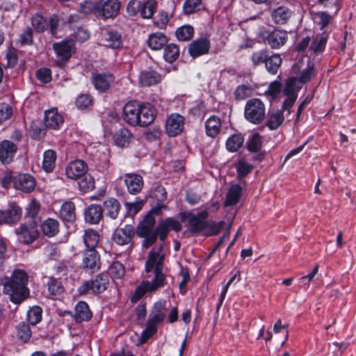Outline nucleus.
<instances>
[{
    "mask_svg": "<svg viewBox=\"0 0 356 356\" xmlns=\"http://www.w3.org/2000/svg\"><path fill=\"white\" fill-rule=\"evenodd\" d=\"M151 196L158 202L156 206H159V204H164L163 202L167 198V193L163 186H158L152 192Z\"/></svg>",
    "mask_w": 356,
    "mask_h": 356,
    "instance_id": "60",
    "label": "nucleus"
},
{
    "mask_svg": "<svg viewBox=\"0 0 356 356\" xmlns=\"http://www.w3.org/2000/svg\"><path fill=\"white\" fill-rule=\"evenodd\" d=\"M175 34L179 41H188L193 37L194 29L188 24L183 25L177 29Z\"/></svg>",
    "mask_w": 356,
    "mask_h": 356,
    "instance_id": "45",
    "label": "nucleus"
},
{
    "mask_svg": "<svg viewBox=\"0 0 356 356\" xmlns=\"http://www.w3.org/2000/svg\"><path fill=\"white\" fill-rule=\"evenodd\" d=\"M17 151L15 143L3 140L0 142V161L3 164H8L13 161Z\"/></svg>",
    "mask_w": 356,
    "mask_h": 356,
    "instance_id": "15",
    "label": "nucleus"
},
{
    "mask_svg": "<svg viewBox=\"0 0 356 356\" xmlns=\"http://www.w3.org/2000/svg\"><path fill=\"white\" fill-rule=\"evenodd\" d=\"M44 122L47 127L57 129L63 123V118L56 108H51L45 111Z\"/></svg>",
    "mask_w": 356,
    "mask_h": 356,
    "instance_id": "29",
    "label": "nucleus"
},
{
    "mask_svg": "<svg viewBox=\"0 0 356 356\" xmlns=\"http://www.w3.org/2000/svg\"><path fill=\"white\" fill-rule=\"evenodd\" d=\"M40 227L44 236L51 238L59 233L60 224L56 219L48 218L41 222Z\"/></svg>",
    "mask_w": 356,
    "mask_h": 356,
    "instance_id": "26",
    "label": "nucleus"
},
{
    "mask_svg": "<svg viewBox=\"0 0 356 356\" xmlns=\"http://www.w3.org/2000/svg\"><path fill=\"white\" fill-rule=\"evenodd\" d=\"M318 265H316L312 272H310L307 275L301 277L299 279V283L300 284V287L307 290L309 286L310 282L314 279V276L318 273Z\"/></svg>",
    "mask_w": 356,
    "mask_h": 356,
    "instance_id": "58",
    "label": "nucleus"
},
{
    "mask_svg": "<svg viewBox=\"0 0 356 356\" xmlns=\"http://www.w3.org/2000/svg\"><path fill=\"white\" fill-rule=\"evenodd\" d=\"M163 243L154 248L148 254L145 261V270L147 273L154 271V276L152 281H143L135 289L131 297V301H138L146 293H151L161 288L166 284L165 275L163 273L165 254L163 252Z\"/></svg>",
    "mask_w": 356,
    "mask_h": 356,
    "instance_id": "2",
    "label": "nucleus"
},
{
    "mask_svg": "<svg viewBox=\"0 0 356 356\" xmlns=\"http://www.w3.org/2000/svg\"><path fill=\"white\" fill-rule=\"evenodd\" d=\"M266 106L260 99L252 98L246 102L244 117L249 122L253 124H259L266 118Z\"/></svg>",
    "mask_w": 356,
    "mask_h": 356,
    "instance_id": "6",
    "label": "nucleus"
},
{
    "mask_svg": "<svg viewBox=\"0 0 356 356\" xmlns=\"http://www.w3.org/2000/svg\"><path fill=\"white\" fill-rule=\"evenodd\" d=\"M141 2L138 0H130L127 5V11L130 16L136 15L140 13Z\"/></svg>",
    "mask_w": 356,
    "mask_h": 356,
    "instance_id": "64",
    "label": "nucleus"
},
{
    "mask_svg": "<svg viewBox=\"0 0 356 356\" xmlns=\"http://www.w3.org/2000/svg\"><path fill=\"white\" fill-rule=\"evenodd\" d=\"M262 146V140L261 136L258 134L252 135L247 141V149L249 152H259Z\"/></svg>",
    "mask_w": 356,
    "mask_h": 356,
    "instance_id": "50",
    "label": "nucleus"
},
{
    "mask_svg": "<svg viewBox=\"0 0 356 356\" xmlns=\"http://www.w3.org/2000/svg\"><path fill=\"white\" fill-rule=\"evenodd\" d=\"M74 47L70 40H63L60 42L54 43L53 49L56 52L58 57L63 60H67L72 56Z\"/></svg>",
    "mask_w": 356,
    "mask_h": 356,
    "instance_id": "24",
    "label": "nucleus"
},
{
    "mask_svg": "<svg viewBox=\"0 0 356 356\" xmlns=\"http://www.w3.org/2000/svg\"><path fill=\"white\" fill-rule=\"evenodd\" d=\"M293 12L288 7L284 6H279L271 13L273 21L277 24H285L291 17Z\"/></svg>",
    "mask_w": 356,
    "mask_h": 356,
    "instance_id": "27",
    "label": "nucleus"
},
{
    "mask_svg": "<svg viewBox=\"0 0 356 356\" xmlns=\"http://www.w3.org/2000/svg\"><path fill=\"white\" fill-rule=\"evenodd\" d=\"M14 186L17 190L29 193L35 188V181L33 177L29 174H20L15 177Z\"/></svg>",
    "mask_w": 356,
    "mask_h": 356,
    "instance_id": "22",
    "label": "nucleus"
},
{
    "mask_svg": "<svg viewBox=\"0 0 356 356\" xmlns=\"http://www.w3.org/2000/svg\"><path fill=\"white\" fill-rule=\"evenodd\" d=\"M18 240L24 244H31L39 236L36 225L33 224H21L15 231Z\"/></svg>",
    "mask_w": 356,
    "mask_h": 356,
    "instance_id": "10",
    "label": "nucleus"
},
{
    "mask_svg": "<svg viewBox=\"0 0 356 356\" xmlns=\"http://www.w3.org/2000/svg\"><path fill=\"white\" fill-rule=\"evenodd\" d=\"M99 17L113 19L119 13L120 2L118 0H99Z\"/></svg>",
    "mask_w": 356,
    "mask_h": 356,
    "instance_id": "11",
    "label": "nucleus"
},
{
    "mask_svg": "<svg viewBox=\"0 0 356 356\" xmlns=\"http://www.w3.org/2000/svg\"><path fill=\"white\" fill-rule=\"evenodd\" d=\"M31 24L33 29L38 33L44 31L49 27L47 19L39 14H35L32 17Z\"/></svg>",
    "mask_w": 356,
    "mask_h": 356,
    "instance_id": "49",
    "label": "nucleus"
},
{
    "mask_svg": "<svg viewBox=\"0 0 356 356\" xmlns=\"http://www.w3.org/2000/svg\"><path fill=\"white\" fill-rule=\"evenodd\" d=\"M98 233L93 229H87L83 234V242L88 250H95L99 243Z\"/></svg>",
    "mask_w": 356,
    "mask_h": 356,
    "instance_id": "38",
    "label": "nucleus"
},
{
    "mask_svg": "<svg viewBox=\"0 0 356 356\" xmlns=\"http://www.w3.org/2000/svg\"><path fill=\"white\" fill-rule=\"evenodd\" d=\"M60 216L63 221L72 222L76 219L75 206L72 202H65L63 204Z\"/></svg>",
    "mask_w": 356,
    "mask_h": 356,
    "instance_id": "33",
    "label": "nucleus"
},
{
    "mask_svg": "<svg viewBox=\"0 0 356 356\" xmlns=\"http://www.w3.org/2000/svg\"><path fill=\"white\" fill-rule=\"evenodd\" d=\"M41 209V204L39 201L35 199H33L29 203L26 207V216L34 220L36 224V220L40 218L39 213Z\"/></svg>",
    "mask_w": 356,
    "mask_h": 356,
    "instance_id": "47",
    "label": "nucleus"
},
{
    "mask_svg": "<svg viewBox=\"0 0 356 356\" xmlns=\"http://www.w3.org/2000/svg\"><path fill=\"white\" fill-rule=\"evenodd\" d=\"M56 154L52 149L46 150L43 154L42 168L47 172H52L55 168Z\"/></svg>",
    "mask_w": 356,
    "mask_h": 356,
    "instance_id": "40",
    "label": "nucleus"
},
{
    "mask_svg": "<svg viewBox=\"0 0 356 356\" xmlns=\"http://www.w3.org/2000/svg\"><path fill=\"white\" fill-rule=\"evenodd\" d=\"M99 0H86L80 5L81 11L86 15L94 14L99 17Z\"/></svg>",
    "mask_w": 356,
    "mask_h": 356,
    "instance_id": "41",
    "label": "nucleus"
},
{
    "mask_svg": "<svg viewBox=\"0 0 356 356\" xmlns=\"http://www.w3.org/2000/svg\"><path fill=\"white\" fill-rule=\"evenodd\" d=\"M92 98L89 95H81L76 100V105L79 109H86L92 105Z\"/></svg>",
    "mask_w": 356,
    "mask_h": 356,
    "instance_id": "62",
    "label": "nucleus"
},
{
    "mask_svg": "<svg viewBox=\"0 0 356 356\" xmlns=\"http://www.w3.org/2000/svg\"><path fill=\"white\" fill-rule=\"evenodd\" d=\"M92 81L96 90L100 92H105L114 82L115 78L109 72L92 73Z\"/></svg>",
    "mask_w": 356,
    "mask_h": 356,
    "instance_id": "17",
    "label": "nucleus"
},
{
    "mask_svg": "<svg viewBox=\"0 0 356 356\" xmlns=\"http://www.w3.org/2000/svg\"><path fill=\"white\" fill-rule=\"evenodd\" d=\"M167 42V38L164 34L155 33L149 36L147 44L150 49L159 50L166 44Z\"/></svg>",
    "mask_w": 356,
    "mask_h": 356,
    "instance_id": "35",
    "label": "nucleus"
},
{
    "mask_svg": "<svg viewBox=\"0 0 356 356\" xmlns=\"http://www.w3.org/2000/svg\"><path fill=\"white\" fill-rule=\"evenodd\" d=\"M108 285V275L106 273H102L83 282L78 288V292L80 295H86L89 292H92L93 294H99L106 291Z\"/></svg>",
    "mask_w": 356,
    "mask_h": 356,
    "instance_id": "7",
    "label": "nucleus"
},
{
    "mask_svg": "<svg viewBox=\"0 0 356 356\" xmlns=\"http://www.w3.org/2000/svg\"><path fill=\"white\" fill-rule=\"evenodd\" d=\"M87 165L82 160L70 162L65 169L66 176L72 179H79L87 172Z\"/></svg>",
    "mask_w": 356,
    "mask_h": 356,
    "instance_id": "19",
    "label": "nucleus"
},
{
    "mask_svg": "<svg viewBox=\"0 0 356 356\" xmlns=\"http://www.w3.org/2000/svg\"><path fill=\"white\" fill-rule=\"evenodd\" d=\"M102 41L104 46L112 49L121 48L123 43L122 35L114 30H106L103 32Z\"/></svg>",
    "mask_w": 356,
    "mask_h": 356,
    "instance_id": "20",
    "label": "nucleus"
},
{
    "mask_svg": "<svg viewBox=\"0 0 356 356\" xmlns=\"http://www.w3.org/2000/svg\"><path fill=\"white\" fill-rule=\"evenodd\" d=\"M184 125V118L183 116L177 113L171 114L166 121V131L169 136H176L182 131Z\"/></svg>",
    "mask_w": 356,
    "mask_h": 356,
    "instance_id": "18",
    "label": "nucleus"
},
{
    "mask_svg": "<svg viewBox=\"0 0 356 356\" xmlns=\"http://www.w3.org/2000/svg\"><path fill=\"white\" fill-rule=\"evenodd\" d=\"M133 138L131 131L126 128L120 129L114 135L116 145L120 147L127 146Z\"/></svg>",
    "mask_w": 356,
    "mask_h": 356,
    "instance_id": "34",
    "label": "nucleus"
},
{
    "mask_svg": "<svg viewBox=\"0 0 356 356\" xmlns=\"http://www.w3.org/2000/svg\"><path fill=\"white\" fill-rule=\"evenodd\" d=\"M161 80L159 73L153 70H145L140 72L138 82L141 86L149 87L159 83Z\"/></svg>",
    "mask_w": 356,
    "mask_h": 356,
    "instance_id": "23",
    "label": "nucleus"
},
{
    "mask_svg": "<svg viewBox=\"0 0 356 356\" xmlns=\"http://www.w3.org/2000/svg\"><path fill=\"white\" fill-rule=\"evenodd\" d=\"M19 43L22 46L30 45L33 43V31L29 27L26 28L23 33L19 35Z\"/></svg>",
    "mask_w": 356,
    "mask_h": 356,
    "instance_id": "61",
    "label": "nucleus"
},
{
    "mask_svg": "<svg viewBox=\"0 0 356 356\" xmlns=\"http://www.w3.org/2000/svg\"><path fill=\"white\" fill-rule=\"evenodd\" d=\"M28 280V275L24 270H15L10 277H5L1 281L3 293L8 296L14 304H21L29 296Z\"/></svg>",
    "mask_w": 356,
    "mask_h": 356,
    "instance_id": "4",
    "label": "nucleus"
},
{
    "mask_svg": "<svg viewBox=\"0 0 356 356\" xmlns=\"http://www.w3.org/2000/svg\"><path fill=\"white\" fill-rule=\"evenodd\" d=\"M120 208V203L115 198H109L104 202V211L112 219L117 218Z\"/></svg>",
    "mask_w": 356,
    "mask_h": 356,
    "instance_id": "32",
    "label": "nucleus"
},
{
    "mask_svg": "<svg viewBox=\"0 0 356 356\" xmlns=\"http://www.w3.org/2000/svg\"><path fill=\"white\" fill-rule=\"evenodd\" d=\"M327 38L325 36H320L316 38L312 42L309 50L314 54H317L322 52L325 47Z\"/></svg>",
    "mask_w": 356,
    "mask_h": 356,
    "instance_id": "56",
    "label": "nucleus"
},
{
    "mask_svg": "<svg viewBox=\"0 0 356 356\" xmlns=\"http://www.w3.org/2000/svg\"><path fill=\"white\" fill-rule=\"evenodd\" d=\"M292 72L296 75L293 78L300 83H307L312 81L317 74L314 63L308 60L307 65L302 60L296 63L292 67Z\"/></svg>",
    "mask_w": 356,
    "mask_h": 356,
    "instance_id": "8",
    "label": "nucleus"
},
{
    "mask_svg": "<svg viewBox=\"0 0 356 356\" xmlns=\"http://www.w3.org/2000/svg\"><path fill=\"white\" fill-rule=\"evenodd\" d=\"M266 39L272 49H277L286 44L288 40V33L285 31L277 29L268 33Z\"/></svg>",
    "mask_w": 356,
    "mask_h": 356,
    "instance_id": "21",
    "label": "nucleus"
},
{
    "mask_svg": "<svg viewBox=\"0 0 356 356\" xmlns=\"http://www.w3.org/2000/svg\"><path fill=\"white\" fill-rule=\"evenodd\" d=\"M102 208L95 204H90L85 211V220L90 224H97L102 218Z\"/></svg>",
    "mask_w": 356,
    "mask_h": 356,
    "instance_id": "30",
    "label": "nucleus"
},
{
    "mask_svg": "<svg viewBox=\"0 0 356 356\" xmlns=\"http://www.w3.org/2000/svg\"><path fill=\"white\" fill-rule=\"evenodd\" d=\"M282 60L277 54H269V58L266 61L265 65L267 71L272 74H275L282 64Z\"/></svg>",
    "mask_w": 356,
    "mask_h": 356,
    "instance_id": "42",
    "label": "nucleus"
},
{
    "mask_svg": "<svg viewBox=\"0 0 356 356\" xmlns=\"http://www.w3.org/2000/svg\"><path fill=\"white\" fill-rule=\"evenodd\" d=\"M165 204H159L152 208L136 227V235L143 238L141 245L147 249L152 246L158 237L163 242L170 230L179 232L181 229L180 222L173 218H168L155 227L156 220L154 215H159L162 209H167Z\"/></svg>",
    "mask_w": 356,
    "mask_h": 356,
    "instance_id": "1",
    "label": "nucleus"
},
{
    "mask_svg": "<svg viewBox=\"0 0 356 356\" xmlns=\"http://www.w3.org/2000/svg\"><path fill=\"white\" fill-rule=\"evenodd\" d=\"M179 56V48L176 44H169L164 47L163 58L171 63L175 61Z\"/></svg>",
    "mask_w": 356,
    "mask_h": 356,
    "instance_id": "39",
    "label": "nucleus"
},
{
    "mask_svg": "<svg viewBox=\"0 0 356 356\" xmlns=\"http://www.w3.org/2000/svg\"><path fill=\"white\" fill-rule=\"evenodd\" d=\"M241 192L242 188L241 186L238 184L232 185L227 193L225 205L226 207L235 205L239 201Z\"/></svg>",
    "mask_w": 356,
    "mask_h": 356,
    "instance_id": "36",
    "label": "nucleus"
},
{
    "mask_svg": "<svg viewBox=\"0 0 356 356\" xmlns=\"http://www.w3.org/2000/svg\"><path fill=\"white\" fill-rule=\"evenodd\" d=\"M268 58H269V51L268 49H264L254 51L251 55L250 60L253 66L257 67L266 63Z\"/></svg>",
    "mask_w": 356,
    "mask_h": 356,
    "instance_id": "46",
    "label": "nucleus"
},
{
    "mask_svg": "<svg viewBox=\"0 0 356 356\" xmlns=\"http://www.w3.org/2000/svg\"><path fill=\"white\" fill-rule=\"evenodd\" d=\"M136 229L131 225L117 227L113 233V241L118 245H125L130 243L135 235Z\"/></svg>",
    "mask_w": 356,
    "mask_h": 356,
    "instance_id": "9",
    "label": "nucleus"
},
{
    "mask_svg": "<svg viewBox=\"0 0 356 356\" xmlns=\"http://www.w3.org/2000/svg\"><path fill=\"white\" fill-rule=\"evenodd\" d=\"M124 183L127 191L131 194H136L143 188V177L138 174H126L124 175Z\"/></svg>",
    "mask_w": 356,
    "mask_h": 356,
    "instance_id": "25",
    "label": "nucleus"
},
{
    "mask_svg": "<svg viewBox=\"0 0 356 356\" xmlns=\"http://www.w3.org/2000/svg\"><path fill=\"white\" fill-rule=\"evenodd\" d=\"M210 41L206 38H201L193 40L188 45V53L193 58H197L209 53Z\"/></svg>",
    "mask_w": 356,
    "mask_h": 356,
    "instance_id": "16",
    "label": "nucleus"
},
{
    "mask_svg": "<svg viewBox=\"0 0 356 356\" xmlns=\"http://www.w3.org/2000/svg\"><path fill=\"white\" fill-rule=\"evenodd\" d=\"M48 291L51 295L56 296L61 294L64 288L61 282L56 278L50 277L47 282Z\"/></svg>",
    "mask_w": 356,
    "mask_h": 356,
    "instance_id": "53",
    "label": "nucleus"
},
{
    "mask_svg": "<svg viewBox=\"0 0 356 356\" xmlns=\"http://www.w3.org/2000/svg\"><path fill=\"white\" fill-rule=\"evenodd\" d=\"M111 275L115 279H120L125 274L124 267L122 264L119 261H114L109 267Z\"/></svg>",
    "mask_w": 356,
    "mask_h": 356,
    "instance_id": "57",
    "label": "nucleus"
},
{
    "mask_svg": "<svg viewBox=\"0 0 356 356\" xmlns=\"http://www.w3.org/2000/svg\"><path fill=\"white\" fill-rule=\"evenodd\" d=\"M172 17V13L161 10L159 13L158 15L156 17L155 24L160 29H164L166 27L168 22L170 21Z\"/></svg>",
    "mask_w": 356,
    "mask_h": 356,
    "instance_id": "59",
    "label": "nucleus"
},
{
    "mask_svg": "<svg viewBox=\"0 0 356 356\" xmlns=\"http://www.w3.org/2000/svg\"><path fill=\"white\" fill-rule=\"evenodd\" d=\"M221 127V120L216 115H212L205 121L206 134L209 137L215 138L219 134Z\"/></svg>",
    "mask_w": 356,
    "mask_h": 356,
    "instance_id": "31",
    "label": "nucleus"
},
{
    "mask_svg": "<svg viewBox=\"0 0 356 356\" xmlns=\"http://www.w3.org/2000/svg\"><path fill=\"white\" fill-rule=\"evenodd\" d=\"M82 268L90 274L94 273L100 269V256L95 250H86L83 257Z\"/></svg>",
    "mask_w": 356,
    "mask_h": 356,
    "instance_id": "12",
    "label": "nucleus"
},
{
    "mask_svg": "<svg viewBox=\"0 0 356 356\" xmlns=\"http://www.w3.org/2000/svg\"><path fill=\"white\" fill-rule=\"evenodd\" d=\"M244 137L241 134L232 135L226 141L227 149L230 152H237L243 145Z\"/></svg>",
    "mask_w": 356,
    "mask_h": 356,
    "instance_id": "37",
    "label": "nucleus"
},
{
    "mask_svg": "<svg viewBox=\"0 0 356 356\" xmlns=\"http://www.w3.org/2000/svg\"><path fill=\"white\" fill-rule=\"evenodd\" d=\"M42 309L38 306L33 307L29 310L26 318L30 325H35L42 320Z\"/></svg>",
    "mask_w": 356,
    "mask_h": 356,
    "instance_id": "51",
    "label": "nucleus"
},
{
    "mask_svg": "<svg viewBox=\"0 0 356 356\" xmlns=\"http://www.w3.org/2000/svg\"><path fill=\"white\" fill-rule=\"evenodd\" d=\"M284 115L282 111H277L270 114L266 126L270 130L277 129L283 122Z\"/></svg>",
    "mask_w": 356,
    "mask_h": 356,
    "instance_id": "43",
    "label": "nucleus"
},
{
    "mask_svg": "<svg viewBox=\"0 0 356 356\" xmlns=\"http://www.w3.org/2000/svg\"><path fill=\"white\" fill-rule=\"evenodd\" d=\"M92 313L88 305L83 301H79L75 306L73 318L76 322L88 321L92 318Z\"/></svg>",
    "mask_w": 356,
    "mask_h": 356,
    "instance_id": "28",
    "label": "nucleus"
},
{
    "mask_svg": "<svg viewBox=\"0 0 356 356\" xmlns=\"http://www.w3.org/2000/svg\"><path fill=\"white\" fill-rule=\"evenodd\" d=\"M156 115V109L152 104L129 101L123 107L122 119L131 127H145L154 122Z\"/></svg>",
    "mask_w": 356,
    "mask_h": 356,
    "instance_id": "3",
    "label": "nucleus"
},
{
    "mask_svg": "<svg viewBox=\"0 0 356 356\" xmlns=\"http://www.w3.org/2000/svg\"><path fill=\"white\" fill-rule=\"evenodd\" d=\"M202 0H186L183 5L184 13L186 15L194 13L200 10Z\"/></svg>",
    "mask_w": 356,
    "mask_h": 356,
    "instance_id": "54",
    "label": "nucleus"
},
{
    "mask_svg": "<svg viewBox=\"0 0 356 356\" xmlns=\"http://www.w3.org/2000/svg\"><path fill=\"white\" fill-rule=\"evenodd\" d=\"M253 167L252 165L248 164L245 161H240L236 164V170L238 176L239 177H245L248 173L251 172Z\"/></svg>",
    "mask_w": 356,
    "mask_h": 356,
    "instance_id": "63",
    "label": "nucleus"
},
{
    "mask_svg": "<svg viewBox=\"0 0 356 356\" xmlns=\"http://www.w3.org/2000/svg\"><path fill=\"white\" fill-rule=\"evenodd\" d=\"M29 323L21 322L17 327V334L18 338L23 342H27L31 337V331Z\"/></svg>",
    "mask_w": 356,
    "mask_h": 356,
    "instance_id": "52",
    "label": "nucleus"
},
{
    "mask_svg": "<svg viewBox=\"0 0 356 356\" xmlns=\"http://www.w3.org/2000/svg\"><path fill=\"white\" fill-rule=\"evenodd\" d=\"M207 216V211L198 213L197 215L191 216L188 218L190 232L193 234L203 233L205 235L208 222L206 220Z\"/></svg>",
    "mask_w": 356,
    "mask_h": 356,
    "instance_id": "13",
    "label": "nucleus"
},
{
    "mask_svg": "<svg viewBox=\"0 0 356 356\" xmlns=\"http://www.w3.org/2000/svg\"><path fill=\"white\" fill-rule=\"evenodd\" d=\"M78 182L80 191L88 193L95 188V179L90 175L85 174Z\"/></svg>",
    "mask_w": 356,
    "mask_h": 356,
    "instance_id": "48",
    "label": "nucleus"
},
{
    "mask_svg": "<svg viewBox=\"0 0 356 356\" xmlns=\"http://www.w3.org/2000/svg\"><path fill=\"white\" fill-rule=\"evenodd\" d=\"M157 8L156 0H147L140 7V16L143 19L151 18Z\"/></svg>",
    "mask_w": 356,
    "mask_h": 356,
    "instance_id": "44",
    "label": "nucleus"
},
{
    "mask_svg": "<svg viewBox=\"0 0 356 356\" xmlns=\"http://www.w3.org/2000/svg\"><path fill=\"white\" fill-rule=\"evenodd\" d=\"M167 313L168 308L165 301H159L154 304L149 312L146 327L141 334V343H145L157 332L159 325L163 322L167 316Z\"/></svg>",
    "mask_w": 356,
    "mask_h": 356,
    "instance_id": "5",
    "label": "nucleus"
},
{
    "mask_svg": "<svg viewBox=\"0 0 356 356\" xmlns=\"http://www.w3.org/2000/svg\"><path fill=\"white\" fill-rule=\"evenodd\" d=\"M225 222L224 221H220L218 222H207V225L205 231L206 236H214L217 235L222 229L225 227Z\"/></svg>",
    "mask_w": 356,
    "mask_h": 356,
    "instance_id": "55",
    "label": "nucleus"
},
{
    "mask_svg": "<svg viewBox=\"0 0 356 356\" xmlns=\"http://www.w3.org/2000/svg\"><path fill=\"white\" fill-rule=\"evenodd\" d=\"M22 213L20 207L15 203L10 204L8 209L0 211V225L17 222L20 220Z\"/></svg>",
    "mask_w": 356,
    "mask_h": 356,
    "instance_id": "14",
    "label": "nucleus"
}]
</instances>
